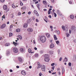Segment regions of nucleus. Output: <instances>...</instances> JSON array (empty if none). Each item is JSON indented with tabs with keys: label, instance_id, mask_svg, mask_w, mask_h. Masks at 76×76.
I'll return each instance as SVG.
<instances>
[{
	"label": "nucleus",
	"instance_id": "16",
	"mask_svg": "<svg viewBox=\"0 0 76 76\" xmlns=\"http://www.w3.org/2000/svg\"><path fill=\"white\" fill-rule=\"evenodd\" d=\"M10 43H7L5 45V47H8V46H10Z\"/></svg>",
	"mask_w": 76,
	"mask_h": 76
},
{
	"label": "nucleus",
	"instance_id": "7",
	"mask_svg": "<svg viewBox=\"0 0 76 76\" xmlns=\"http://www.w3.org/2000/svg\"><path fill=\"white\" fill-rule=\"evenodd\" d=\"M18 60L20 62H21V63H22L23 61V59L21 57H20L18 58Z\"/></svg>",
	"mask_w": 76,
	"mask_h": 76
},
{
	"label": "nucleus",
	"instance_id": "34",
	"mask_svg": "<svg viewBox=\"0 0 76 76\" xmlns=\"http://www.w3.org/2000/svg\"><path fill=\"white\" fill-rule=\"evenodd\" d=\"M19 37L20 38V39L21 40L22 39V36H19Z\"/></svg>",
	"mask_w": 76,
	"mask_h": 76
},
{
	"label": "nucleus",
	"instance_id": "26",
	"mask_svg": "<svg viewBox=\"0 0 76 76\" xmlns=\"http://www.w3.org/2000/svg\"><path fill=\"white\" fill-rule=\"evenodd\" d=\"M62 28L63 29V31L65 30V28L64 26H62Z\"/></svg>",
	"mask_w": 76,
	"mask_h": 76
},
{
	"label": "nucleus",
	"instance_id": "27",
	"mask_svg": "<svg viewBox=\"0 0 76 76\" xmlns=\"http://www.w3.org/2000/svg\"><path fill=\"white\" fill-rule=\"evenodd\" d=\"M21 9L22 10H25V9H26V7H25V6L23 7Z\"/></svg>",
	"mask_w": 76,
	"mask_h": 76
},
{
	"label": "nucleus",
	"instance_id": "12",
	"mask_svg": "<svg viewBox=\"0 0 76 76\" xmlns=\"http://www.w3.org/2000/svg\"><path fill=\"white\" fill-rule=\"evenodd\" d=\"M27 31L28 32H32L33 31V29L31 28H29L27 29Z\"/></svg>",
	"mask_w": 76,
	"mask_h": 76
},
{
	"label": "nucleus",
	"instance_id": "11",
	"mask_svg": "<svg viewBox=\"0 0 76 76\" xmlns=\"http://www.w3.org/2000/svg\"><path fill=\"white\" fill-rule=\"evenodd\" d=\"M28 26V24L26 23H25L23 25V27L24 28H26Z\"/></svg>",
	"mask_w": 76,
	"mask_h": 76
},
{
	"label": "nucleus",
	"instance_id": "55",
	"mask_svg": "<svg viewBox=\"0 0 76 76\" xmlns=\"http://www.w3.org/2000/svg\"><path fill=\"white\" fill-rule=\"evenodd\" d=\"M10 72H13V70H12V69H10Z\"/></svg>",
	"mask_w": 76,
	"mask_h": 76
},
{
	"label": "nucleus",
	"instance_id": "30",
	"mask_svg": "<svg viewBox=\"0 0 76 76\" xmlns=\"http://www.w3.org/2000/svg\"><path fill=\"white\" fill-rule=\"evenodd\" d=\"M37 12V11H36L35 10H34V14H36Z\"/></svg>",
	"mask_w": 76,
	"mask_h": 76
},
{
	"label": "nucleus",
	"instance_id": "63",
	"mask_svg": "<svg viewBox=\"0 0 76 76\" xmlns=\"http://www.w3.org/2000/svg\"><path fill=\"white\" fill-rule=\"evenodd\" d=\"M48 17L50 18H51V15H49Z\"/></svg>",
	"mask_w": 76,
	"mask_h": 76
},
{
	"label": "nucleus",
	"instance_id": "8",
	"mask_svg": "<svg viewBox=\"0 0 76 76\" xmlns=\"http://www.w3.org/2000/svg\"><path fill=\"white\" fill-rule=\"evenodd\" d=\"M21 73L23 75H26V72L24 71H21Z\"/></svg>",
	"mask_w": 76,
	"mask_h": 76
},
{
	"label": "nucleus",
	"instance_id": "41",
	"mask_svg": "<svg viewBox=\"0 0 76 76\" xmlns=\"http://www.w3.org/2000/svg\"><path fill=\"white\" fill-rule=\"evenodd\" d=\"M58 54H60V50H58Z\"/></svg>",
	"mask_w": 76,
	"mask_h": 76
},
{
	"label": "nucleus",
	"instance_id": "51",
	"mask_svg": "<svg viewBox=\"0 0 76 76\" xmlns=\"http://www.w3.org/2000/svg\"><path fill=\"white\" fill-rule=\"evenodd\" d=\"M31 14V12H28V15H30V14Z\"/></svg>",
	"mask_w": 76,
	"mask_h": 76
},
{
	"label": "nucleus",
	"instance_id": "23",
	"mask_svg": "<svg viewBox=\"0 0 76 76\" xmlns=\"http://www.w3.org/2000/svg\"><path fill=\"white\" fill-rule=\"evenodd\" d=\"M70 18L71 19H73L74 18V15H71L70 16Z\"/></svg>",
	"mask_w": 76,
	"mask_h": 76
},
{
	"label": "nucleus",
	"instance_id": "44",
	"mask_svg": "<svg viewBox=\"0 0 76 76\" xmlns=\"http://www.w3.org/2000/svg\"><path fill=\"white\" fill-rule=\"evenodd\" d=\"M55 64H54V63H53L51 64V66H54Z\"/></svg>",
	"mask_w": 76,
	"mask_h": 76
},
{
	"label": "nucleus",
	"instance_id": "40",
	"mask_svg": "<svg viewBox=\"0 0 76 76\" xmlns=\"http://www.w3.org/2000/svg\"><path fill=\"white\" fill-rule=\"evenodd\" d=\"M60 31H57V34L58 35H59V34H60Z\"/></svg>",
	"mask_w": 76,
	"mask_h": 76
},
{
	"label": "nucleus",
	"instance_id": "32",
	"mask_svg": "<svg viewBox=\"0 0 76 76\" xmlns=\"http://www.w3.org/2000/svg\"><path fill=\"white\" fill-rule=\"evenodd\" d=\"M28 51L29 53H31V50L30 49H29L28 50Z\"/></svg>",
	"mask_w": 76,
	"mask_h": 76
},
{
	"label": "nucleus",
	"instance_id": "14",
	"mask_svg": "<svg viewBox=\"0 0 76 76\" xmlns=\"http://www.w3.org/2000/svg\"><path fill=\"white\" fill-rule=\"evenodd\" d=\"M51 10H52V9L51 8L49 9V10L48 12V15H50V13H51Z\"/></svg>",
	"mask_w": 76,
	"mask_h": 76
},
{
	"label": "nucleus",
	"instance_id": "31",
	"mask_svg": "<svg viewBox=\"0 0 76 76\" xmlns=\"http://www.w3.org/2000/svg\"><path fill=\"white\" fill-rule=\"evenodd\" d=\"M35 56L36 57H38V53H36L35 54Z\"/></svg>",
	"mask_w": 76,
	"mask_h": 76
},
{
	"label": "nucleus",
	"instance_id": "64",
	"mask_svg": "<svg viewBox=\"0 0 76 76\" xmlns=\"http://www.w3.org/2000/svg\"><path fill=\"white\" fill-rule=\"evenodd\" d=\"M39 76H41V72L39 73Z\"/></svg>",
	"mask_w": 76,
	"mask_h": 76
},
{
	"label": "nucleus",
	"instance_id": "62",
	"mask_svg": "<svg viewBox=\"0 0 76 76\" xmlns=\"http://www.w3.org/2000/svg\"><path fill=\"white\" fill-rule=\"evenodd\" d=\"M60 69L59 68H58L57 69V70L58 71V70H60Z\"/></svg>",
	"mask_w": 76,
	"mask_h": 76
},
{
	"label": "nucleus",
	"instance_id": "57",
	"mask_svg": "<svg viewBox=\"0 0 76 76\" xmlns=\"http://www.w3.org/2000/svg\"><path fill=\"white\" fill-rule=\"evenodd\" d=\"M32 18L33 20H35V17H34L33 16Z\"/></svg>",
	"mask_w": 76,
	"mask_h": 76
},
{
	"label": "nucleus",
	"instance_id": "60",
	"mask_svg": "<svg viewBox=\"0 0 76 76\" xmlns=\"http://www.w3.org/2000/svg\"><path fill=\"white\" fill-rule=\"evenodd\" d=\"M39 7V4H37V7Z\"/></svg>",
	"mask_w": 76,
	"mask_h": 76
},
{
	"label": "nucleus",
	"instance_id": "19",
	"mask_svg": "<svg viewBox=\"0 0 76 76\" xmlns=\"http://www.w3.org/2000/svg\"><path fill=\"white\" fill-rule=\"evenodd\" d=\"M37 66H38V67H37V69H39V68H41V67H42V65H39Z\"/></svg>",
	"mask_w": 76,
	"mask_h": 76
},
{
	"label": "nucleus",
	"instance_id": "47",
	"mask_svg": "<svg viewBox=\"0 0 76 76\" xmlns=\"http://www.w3.org/2000/svg\"><path fill=\"white\" fill-rule=\"evenodd\" d=\"M5 0H1V1L2 2H4Z\"/></svg>",
	"mask_w": 76,
	"mask_h": 76
},
{
	"label": "nucleus",
	"instance_id": "58",
	"mask_svg": "<svg viewBox=\"0 0 76 76\" xmlns=\"http://www.w3.org/2000/svg\"><path fill=\"white\" fill-rule=\"evenodd\" d=\"M20 5H21V6H23V3H22V2L20 3Z\"/></svg>",
	"mask_w": 76,
	"mask_h": 76
},
{
	"label": "nucleus",
	"instance_id": "10",
	"mask_svg": "<svg viewBox=\"0 0 76 76\" xmlns=\"http://www.w3.org/2000/svg\"><path fill=\"white\" fill-rule=\"evenodd\" d=\"M5 27H6V24H3L1 26V29H2V28H4Z\"/></svg>",
	"mask_w": 76,
	"mask_h": 76
},
{
	"label": "nucleus",
	"instance_id": "59",
	"mask_svg": "<svg viewBox=\"0 0 76 76\" xmlns=\"http://www.w3.org/2000/svg\"><path fill=\"white\" fill-rule=\"evenodd\" d=\"M40 65V63L39 62H37V65Z\"/></svg>",
	"mask_w": 76,
	"mask_h": 76
},
{
	"label": "nucleus",
	"instance_id": "25",
	"mask_svg": "<svg viewBox=\"0 0 76 76\" xmlns=\"http://www.w3.org/2000/svg\"><path fill=\"white\" fill-rule=\"evenodd\" d=\"M62 75H63V73H64V68H63L62 69Z\"/></svg>",
	"mask_w": 76,
	"mask_h": 76
},
{
	"label": "nucleus",
	"instance_id": "28",
	"mask_svg": "<svg viewBox=\"0 0 76 76\" xmlns=\"http://www.w3.org/2000/svg\"><path fill=\"white\" fill-rule=\"evenodd\" d=\"M13 44H14V45L15 46V47H16V45H17L18 44V43H15L14 42H13Z\"/></svg>",
	"mask_w": 76,
	"mask_h": 76
},
{
	"label": "nucleus",
	"instance_id": "36",
	"mask_svg": "<svg viewBox=\"0 0 76 76\" xmlns=\"http://www.w3.org/2000/svg\"><path fill=\"white\" fill-rule=\"evenodd\" d=\"M66 37H69L70 36V34H69L68 33H66Z\"/></svg>",
	"mask_w": 76,
	"mask_h": 76
},
{
	"label": "nucleus",
	"instance_id": "3",
	"mask_svg": "<svg viewBox=\"0 0 76 76\" xmlns=\"http://www.w3.org/2000/svg\"><path fill=\"white\" fill-rule=\"evenodd\" d=\"M76 31V27L73 26H72L71 28V31L72 32H75Z\"/></svg>",
	"mask_w": 76,
	"mask_h": 76
},
{
	"label": "nucleus",
	"instance_id": "21",
	"mask_svg": "<svg viewBox=\"0 0 76 76\" xmlns=\"http://www.w3.org/2000/svg\"><path fill=\"white\" fill-rule=\"evenodd\" d=\"M20 31V29L19 28H18L16 30V32H19Z\"/></svg>",
	"mask_w": 76,
	"mask_h": 76
},
{
	"label": "nucleus",
	"instance_id": "49",
	"mask_svg": "<svg viewBox=\"0 0 76 76\" xmlns=\"http://www.w3.org/2000/svg\"><path fill=\"white\" fill-rule=\"evenodd\" d=\"M43 50H41L40 52V54H42V53H43Z\"/></svg>",
	"mask_w": 76,
	"mask_h": 76
},
{
	"label": "nucleus",
	"instance_id": "45",
	"mask_svg": "<svg viewBox=\"0 0 76 76\" xmlns=\"http://www.w3.org/2000/svg\"><path fill=\"white\" fill-rule=\"evenodd\" d=\"M57 44L58 45V44H59V41H57L56 42Z\"/></svg>",
	"mask_w": 76,
	"mask_h": 76
},
{
	"label": "nucleus",
	"instance_id": "33",
	"mask_svg": "<svg viewBox=\"0 0 76 76\" xmlns=\"http://www.w3.org/2000/svg\"><path fill=\"white\" fill-rule=\"evenodd\" d=\"M10 37H12V35H13V34L12 33H9Z\"/></svg>",
	"mask_w": 76,
	"mask_h": 76
},
{
	"label": "nucleus",
	"instance_id": "54",
	"mask_svg": "<svg viewBox=\"0 0 76 76\" xmlns=\"http://www.w3.org/2000/svg\"><path fill=\"white\" fill-rule=\"evenodd\" d=\"M18 15H21V13L20 12H19L18 14Z\"/></svg>",
	"mask_w": 76,
	"mask_h": 76
},
{
	"label": "nucleus",
	"instance_id": "18",
	"mask_svg": "<svg viewBox=\"0 0 76 76\" xmlns=\"http://www.w3.org/2000/svg\"><path fill=\"white\" fill-rule=\"evenodd\" d=\"M31 22V20L30 19H28L27 20V23H29Z\"/></svg>",
	"mask_w": 76,
	"mask_h": 76
},
{
	"label": "nucleus",
	"instance_id": "56",
	"mask_svg": "<svg viewBox=\"0 0 76 76\" xmlns=\"http://www.w3.org/2000/svg\"><path fill=\"white\" fill-rule=\"evenodd\" d=\"M2 18H4V19L5 18V16L4 15H3V16L2 17Z\"/></svg>",
	"mask_w": 76,
	"mask_h": 76
},
{
	"label": "nucleus",
	"instance_id": "20",
	"mask_svg": "<svg viewBox=\"0 0 76 76\" xmlns=\"http://www.w3.org/2000/svg\"><path fill=\"white\" fill-rule=\"evenodd\" d=\"M20 52H22V53H23V52H24V49H23L22 48L20 49Z\"/></svg>",
	"mask_w": 76,
	"mask_h": 76
},
{
	"label": "nucleus",
	"instance_id": "22",
	"mask_svg": "<svg viewBox=\"0 0 76 76\" xmlns=\"http://www.w3.org/2000/svg\"><path fill=\"white\" fill-rule=\"evenodd\" d=\"M43 3L44 4H45V5H46V4H47V2L45 1H43Z\"/></svg>",
	"mask_w": 76,
	"mask_h": 76
},
{
	"label": "nucleus",
	"instance_id": "48",
	"mask_svg": "<svg viewBox=\"0 0 76 76\" xmlns=\"http://www.w3.org/2000/svg\"><path fill=\"white\" fill-rule=\"evenodd\" d=\"M62 60V57H61L59 59V61H61Z\"/></svg>",
	"mask_w": 76,
	"mask_h": 76
},
{
	"label": "nucleus",
	"instance_id": "1",
	"mask_svg": "<svg viewBox=\"0 0 76 76\" xmlns=\"http://www.w3.org/2000/svg\"><path fill=\"white\" fill-rule=\"evenodd\" d=\"M45 57L44 60L46 62H48L50 61V59L48 58V55L45 54L44 56Z\"/></svg>",
	"mask_w": 76,
	"mask_h": 76
},
{
	"label": "nucleus",
	"instance_id": "50",
	"mask_svg": "<svg viewBox=\"0 0 76 76\" xmlns=\"http://www.w3.org/2000/svg\"><path fill=\"white\" fill-rule=\"evenodd\" d=\"M36 15H37V16H39V14H38V12L36 14Z\"/></svg>",
	"mask_w": 76,
	"mask_h": 76
},
{
	"label": "nucleus",
	"instance_id": "29",
	"mask_svg": "<svg viewBox=\"0 0 76 76\" xmlns=\"http://www.w3.org/2000/svg\"><path fill=\"white\" fill-rule=\"evenodd\" d=\"M12 8H16V7L14 5V4H12Z\"/></svg>",
	"mask_w": 76,
	"mask_h": 76
},
{
	"label": "nucleus",
	"instance_id": "61",
	"mask_svg": "<svg viewBox=\"0 0 76 76\" xmlns=\"http://www.w3.org/2000/svg\"><path fill=\"white\" fill-rule=\"evenodd\" d=\"M16 67H17V69H19V66H16Z\"/></svg>",
	"mask_w": 76,
	"mask_h": 76
},
{
	"label": "nucleus",
	"instance_id": "17",
	"mask_svg": "<svg viewBox=\"0 0 76 76\" xmlns=\"http://www.w3.org/2000/svg\"><path fill=\"white\" fill-rule=\"evenodd\" d=\"M67 61V58H65L63 61V62H66Z\"/></svg>",
	"mask_w": 76,
	"mask_h": 76
},
{
	"label": "nucleus",
	"instance_id": "2",
	"mask_svg": "<svg viewBox=\"0 0 76 76\" xmlns=\"http://www.w3.org/2000/svg\"><path fill=\"white\" fill-rule=\"evenodd\" d=\"M40 40L42 42H45L46 41V39L45 36H42L40 37Z\"/></svg>",
	"mask_w": 76,
	"mask_h": 76
},
{
	"label": "nucleus",
	"instance_id": "6",
	"mask_svg": "<svg viewBox=\"0 0 76 76\" xmlns=\"http://www.w3.org/2000/svg\"><path fill=\"white\" fill-rule=\"evenodd\" d=\"M13 51L15 53H18V49L15 48L13 49Z\"/></svg>",
	"mask_w": 76,
	"mask_h": 76
},
{
	"label": "nucleus",
	"instance_id": "5",
	"mask_svg": "<svg viewBox=\"0 0 76 76\" xmlns=\"http://www.w3.org/2000/svg\"><path fill=\"white\" fill-rule=\"evenodd\" d=\"M41 69L42 71H45V66L44 65H42Z\"/></svg>",
	"mask_w": 76,
	"mask_h": 76
},
{
	"label": "nucleus",
	"instance_id": "53",
	"mask_svg": "<svg viewBox=\"0 0 76 76\" xmlns=\"http://www.w3.org/2000/svg\"><path fill=\"white\" fill-rule=\"evenodd\" d=\"M45 19H46V20H48V18H47V17H46V16H45Z\"/></svg>",
	"mask_w": 76,
	"mask_h": 76
},
{
	"label": "nucleus",
	"instance_id": "15",
	"mask_svg": "<svg viewBox=\"0 0 76 76\" xmlns=\"http://www.w3.org/2000/svg\"><path fill=\"white\" fill-rule=\"evenodd\" d=\"M46 35L47 38H50V34L48 33H47L46 34Z\"/></svg>",
	"mask_w": 76,
	"mask_h": 76
},
{
	"label": "nucleus",
	"instance_id": "42",
	"mask_svg": "<svg viewBox=\"0 0 76 76\" xmlns=\"http://www.w3.org/2000/svg\"><path fill=\"white\" fill-rule=\"evenodd\" d=\"M54 16L55 17H56L57 16V14L55 12L54 13Z\"/></svg>",
	"mask_w": 76,
	"mask_h": 76
},
{
	"label": "nucleus",
	"instance_id": "43",
	"mask_svg": "<svg viewBox=\"0 0 76 76\" xmlns=\"http://www.w3.org/2000/svg\"><path fill=\"white\" fill-rule=\"evenodd\" d=\"M55 68V66H53L52 67V69L53 70H54Z\"/></svg>",
	"mask_w": 76,
	"mask_h": 76
},
{
	"label": "nucleus",
	"instance_id": "4",
	"mask_svg": "<svg viewBox=\"0 0 76 76\" xmlns=\"http://www.w3.org/2000/svg\"><path fill=\"white\" fill-rule=\"evenodd\" d=\"M56 13L57 14H58V15L59 16H61L62 15V14H61V12H60V10H57V11H56Z\"/></svg>",
	"mask_w": 76,
	"mask_h": 76
},
{
	"label": "nucleus",
	"instance_id": "38",
	"mask_svg": "<svg viewBox=\"0 0 76 76\" xmlns=\"http://www.w3.org/2000/svg\"><path fill=\"white\" fill-rule=\"evenodd\" d=\"M49 53L50 54H53V51H49Z\"/></svg>",
	"mask_w": 76,
	"mask_h": 76
},
{
	"label": "nucleus",
	"instance_id": "39",
	"mask_svg": "<svg viewBox=\"0 0 76 76\" xmlns=\"http://www.w3.org/2000/svg\"><path fill=\"white\" fill-rule=\"evenodd\" d=\"M10 54V52L9 51H7V55H9V54Z\"/></svg>",
	"mask_w": 76,
	"mask_h": 76
},
{
	"label": "nucleus",
	"instance_id": "24",
	"mask_svg": "<svg viewBox=\"0 0 76 76\" xmlns=\"http://www.w3.org/2000/svg\"><path fill=\"white\" fill-rule=\"evenodd\" d=\"M54 37L55 40H57V37L56 36V35H54Z\"/></svg>",
	"mask_w": 76,
	"mask_h": 76
},
{
	"label": "nucleus",
	"instance_id": "9",
	"mask_svg": "<svg viewBox=\"0 0 76 76\" xmlns=\"http://www.w3.org/2000/svg\"><path fill=\"white\" fill-rule=\"evenodd\" d=\"M3 8L4 10H7V5H4L3 6Z\"/></svg>",
	"mask_w": 76,
	"mask_h": 76
},
{
	"label": "nucleus",
	"instance_id": "46",
	"mask_svg": "<svg viewBox=\"0 0 76 76\" xmlns=\"http://www.w3.org/2000/svg\"><path fill=\"white\" fill-rule=\"evenodd\" d=\"M54 0H51V2H52V3H54Z\"/></svg>",
	"mask_w": 76,
	"mask_h": 76
},
{
	"label": "nucleus",
	"instance_id": "13",
	"mask_svg": "<svg viewBox=\"0 0 76 76\" xmlns=\"http://www.w3.org/2000/svg\"><path fill=\"white\" fill-rule=\"evenodd\" d=\"M50 48H54V45L52 43L50 44Z\"/></svg>",
	"mask_w": 76,
	"mask_h": 76
},
{
	"label": "nucleus",
	"instance_id": "37",
	"mask_svg": "<svg viewBox=\"0 0 76 76\" xmlns=\"http://www.w3.org/2000/svg\"><path fill=\"white\" fill-rule=\"evenodd\" d=\"M10 29H12L13 28V25H11L10 26Z\"/></svg>",
	"mask_w": 76,
	"mask_h": 76
},
{
	"label": "nucleus",
	"instance_id": "35",
	"mask_svg": "<svg viewBox=\"0 0 76 76\" xmlns=\"http://www.w3.org/2000/svg\"><path fill=\"white\" fill-rule=\"evenodd\" d=\"M68 65L69 66H72V63L70 62H69L68 63Z\"/></svg>",
	"mask_w": 76,
	"mask_h": 76
},
{
	"label": "nucleus",
	"instance_id": "52",
	"mask_svg": "<svg viewBox=\"0 0 76 76\" xmlns=\"http://www.w3.org/2000/svg\"><path fill=\"white\" fill-rule=\"evenodd\" d=\"M73 41L74 42H76V39H74Z\"/></svg>",
	"mask_w": 76,
	"mask_h": 76
}]
</instances>
